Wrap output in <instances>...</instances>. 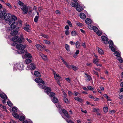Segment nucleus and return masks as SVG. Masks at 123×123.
<instances>
[{"mask_svg":"<svg viewBox=\"0 0 123 123\" xmlns=\"http://www.w3.org/2000/svg\"><path fill=\"white\" fill-rule=\"evenodd\" d=\"M9 21V24L11 25V28L13 29L15 28L16 29H19L22 26V21L21 20L18 22L15 21L17 19V17L15 16L12 15V18Z\"/></svg>","mask_w":123,"mask_h":123,"instance_id":"1","label":"nucleus"},{"mask_svg":"<svg viewBox=\"0 0 123 123\" xmlns=\"http://www.w3.org/2000/svg\"><path fill=\"white\" fill-rule=\"evenodd\" d=\"M26 47V45H24L22 44H19L16 45V48L19 49L18 52L19 54L24 53L25 52L24 49Z\"/></svg>","mask_w":123,"mask_h":123,"instance_id":"2","label":"nucleus"},{"mask_svg":"<svg viewBox=\"0 0 123 123\" xmlns=\"http://www.w3.org/2000/svg\"><path fill=\"white\" fill-rule=\"evenodd\" d=\"M41 77L40 74L39 72V78ZM45 84L44 81L41 78H39V86L40 88L43 89L45 88V86L44 85Z\"/></svg>","mask_w":123,"mask_h":123,"instance_id":"3","label":"nucleus"},{"mask_svg":"<svg viewBox=\"0 0 123 123\" xmlns=\"http://www.w3.org/2000/svg\"><path fill=\"white\" fill-rule=\"evenodd\" d=\"M24 65L22 63H20L16 64L14 66L16 70L18 69L20 70L23 69Z\"/></svg>","mask_w":123,"mask_h":123,"instance_id":"4","label":"nucleus"},{"mask_svg":"<svg viewBox=\"0 0 123 123\" xmlns=\"http://www.w3.org/2000/svg\"><path fill=\"white\" fill-rule=\"evenodd\" d=\"M108 43L110 49H111L112 51L115 52V49H116V47L113 44L112 41L111 40L109 41H108Z\"/></svg>","mask_w":123,"mask_h":123,"instance_id":"5","label":"nucleus"},{"mask_svg":"<svg viewBox=\"0 0 123 123\" xmlns=\"http://www.w3.org/2000/svg\"><path fill=\"white\" fill-rule=\"evenodd\" d=\"M6 9L4 8H2L0 10V18L1 19H4L6 14Z\"/></svg>","mask_w":123,"mask_h":123,"instance_id":"6","label":"nucleus"},{"mask_svg":"<svg viewBox=\"0 0 123 123\" xmlns=\"http://www.w3.org/2000/svg\"><path fill=\"white\" fill-rule=\"evenodd\" d=\"M12 41L13 42H18L20 43H22L21 39H20V37H18L17 36H15L13 37L12 39Z\"/></svg>","mask_w":123,"mask_h":123,"instance_id":"7","label":"nucleus"},{"mask_svg":"<svg viewBox=\"0 0 123 123\" xmlns=\"http://www.w3.org/2000/svg\"><path fill=\"white\" fill-rule=\"evenodd\" d=\"M20 7L23 12V14H27L28 12V9L27 6L24 5L23 6H21Z\"/></svg>","mask_w":123,"mask_h":123,"instance_id":"8","label":"nucleus"},{"mask_svg":"<svg viewBox=\"0 0 123 123\" xmlns=\"http://www.w3.org/2000/svg\"><path fill=\"white\" fill-rule=\"evenodd\" d=\"M12 15H11V14L10 13H7L4 16V19L6 21H9L10 19L12 18Z\"/></svg>","mask_w":123,"mask_h":123,"instance_id":"9","label":"nucleus"},{"mask_svg":"<svg viewBox=\"0 0 123 123\" xmlns=\"http://www.w3.org/2000/svg\"><path fill=\"white\" fill-rule=\"evenodd\" d=\"M102 41L104 42V43L105 44H108V38L105 36H102L101 37Z\"/></svg>","mask_w":123,"mask_h":123,"instance_id":"10","label":"nucleus"},{"mask_svg":"<svg viewBox=\"0 0 123 123\" xmlns=\"http://www.w3.org/2000/svg\"><path fill=\"white\" fill-rule=\"evenodd\" d=\"M62 112L69 119L70 118V116L69 115L67 111L65 109H63Z\"/></svg>","mask_w":123,"mask_h":123,"instance_id":"11","label":"nucleus"},{"mask_svg":"<svg viewBox=\"0 0 123 123\" xmlns=\"http://www.w3.org/2000/svg\"><path fill=\"white\" fill-rule=\"evenodd\" d=\"M41 56L43 59L45 61H47L48 60V59L47 56L42 54L41 53L39 54Z\"/></svg>","mask_w":123,"mask_h":123,"instance_id":"12","label":"nucleus"},{"mask_svg":"<svg viewBox=\"0 0 123 123\" xmlns=\"http://www.w3.org/2000/svg\"><path fill=\"white\" fill-rule=\"evenodd\" d=\"M45 92L48 94H49L51 91V89L49 87H46L45 89Z\"/></svg>","mask_w":123,"mask_h":123,"instance_id":"13","label":"nucleus"},{"mask_svg":"<svg viewBox=\"0 0 123 123\" xmlns=\"http://www.w3.org/2000/svg\"><path fill=\"white\" fill-rule=\"evenodd\" d=\"M30 68L31 70H34L35 69L36 66L33 63H31L30 65Z\"/></svg>","mask_w":123,"mask_h":123,"instance_id":"14","label":"nucleus"},{"mask_svg":"<svg viewBox=\"0 0 123 123\" xmlns=\"http://www.w3.org/2000/svg\"><path fill=\"white\" fill-rule=\"evenodd\" d=\"M0 96L4 99H6L7 98L6 95L4 93L0 94Z\"/></svg>","mask_w":123,"mask_h":123,"instance_id":"15","label":"nucleus"},{"mask_svg":"<svg viewBox=\"0 0 123 123\" xmlns=\"http://www.w3.org/2000/svg\"><path fill=\"white\" fill-rule=\"evenodd\" d=\"M18 33V31L16 30H13L10 33L11 35L12 36L16 35Z\"/></svg>","mask_w":123,"mask_h":123,"instance_id":"16","label":"nucleus"},{"mask_svg":"<svg viewBox=\"0 0 123 123\" xmlns=\"http://www.w3.org/2000/svg\"><path fill=\"white\" fill-rule=\"evenodd\" d=\"M29 25L28 24L25 26L23 28L24 30L28 32H29L30 31V30L29 28Z\"/></svg>","mask_w":123,"mask_h":123,"instance_id":"17","label":"nucleus"},{"mask_svg":"<svg viewBox=\"0 0 123 123\" xmlns=\"http://www.w3.org/2000/svg\"><path fill=\"white\" fill-rule=\"evenodd\" d=\"M85 22L87 24L89 25L91 23L92 20L90 18H87L85 20Z\"/></svg>","mask_w":123,"mask_h":123,"instance_id":"18","label":"nucleus"},{"mask_svg":"<svg viewBox=\"0 0 123 123\" xmlns=\"http://www.w3.org/2000/svg\"><path fill=\"white\" fill-rule=\"evenodd\" d=\"M80 17L82 19H85L86 18L85 14L83 13H81L80 15Z\"/></svg>","mask_w":123,"mask_h":123,"instance_id":"19","label":"nucleus"},{"mask_svg":"<svg viewBox=\"0 0 123 123\" xmlns=\"http://www.w3.org/2000/svg\"><path fill=\"white\" fill-rule=\"evenodd\" d=\"M13 116L15 118H17L18 119L19 117V115L17 113L15 112H13L12 113Z\"/></svg>","mask_w":123,"mask_h":123,"instance_id":"20","label":"nucleus"},{"mask_svg":"<svg viewBox=\"0 0 123 123\" xmlns=\"http://www.w3.org/2000/svg\"><path fill=\"white\" fill-rule=\"evenodd\" d=\"M77 10L79 12H80L82 10V7L80 6H78L76 7Z\"/></svg>","mask_w":123,"mask_h":123,"instance_id":"21","label":"nucleus"},{"mask_svg":"<svg viewBox=\"0 0 123 123\" xmlns=\"http://www.w3.org/2000/svg\"><path fill=\"white\" fill-rule=\"evenodd\" d=\"M70 67V68H71L73 70L75 71H76L78 70V68L77 67L74 65H71V66Z\"/></svg>","mask_w":123,"mask_h":123,"instance_id":"22","label":"nucleus"},{"mask_svg":"<svg viewBox=\"0 0 123 123\" xmlns=\"http://www.w3.org/2000/svg\"><path fill=\"white\" fill-rule=\"evenodd\" d=\"M52 101L53 103H57L58 101V99L55 97L53 98Z\"/></svg>","mask_w":123,"mask_h":123,"instance_id":"23","label":"nucleus"},{"mask_svg":"<svg viewBox=\"0 0 123 123\" xmlns=\"http://www.w3.org/2000/svg\"><path fill=\"white\" fill-rule=\"evenodd\" d=\"M74 98L75 100L80 102L83 101V100L81 98H80L79 97H74Z\"/></svg>","mask_w":123,"mask_h":123,"instance_id":"24","label":"nucleus"},{"mask_svg":"<svg viewBox=\"0 0 123 123\" xmlns=\"http://www.w3.org/2000/svg\"><path fill=\"white\" fill-rule=\"evenodd\" d=\"M46 47L44 45H43L41 46L39 44V49H40V50L42 51L44 49L46 48Z\"/></svg>","mask_w":123,"mask_h":123,"instance_id":"25","label":"nucleus"},{"mask_svg":"<svg viewBox=\"0 0 123 123\" xmlns=\"http://www.w3.org/2000/svg\"><path fill=\"white\" fill-rule=\"evenodd\" d=\"M78 3L77 2L75 3L74 2H73L71 3V6L74 7H76L78 5Z\"/></svg>","mask_w":123,"mask_h":123,"instance_id":"26","label":"nucleus"},{"mask_svg":"<svg viewBox=\"0 0 123 123\" xmlns=\"http://www.w3.org/2000/svg\"><path fill=\"white\" fill-rule=\"evenodd\" d=\"M85 74L87 76V79L86 80V81H90L91 79V77L90 76L88 75V74L86 73H85Z\"/></svg>","mask_w":123,"mask_h":123,"instance_id":"27","label":"nucleus"},{"mask_svg":"<svg viewBox=\"0 0 123 123\" xmlns=\"http://www.w3.org/2000/svg\"><path fill=\"white\" fill-rule=\"evenodd\" d=\"M63 63L66 66V67L69 68H70V67L71 66V65H69L68 63L64 61H63Z\"/></svg>","mask_w":123,"mask_h":123,"instance_id":"28","label":"nucleus"},{"mask_svg":"<svg viewBox=\"0 0 123 123\" xmlns=\"http://www.w3.org/2000/svg\"><path fill=\"white\" fill-rule=\"evenodd\" d=\"M114 52V55H115L118 57L120 56L121 55L118 52L116 51Z\"/></svg>","mask_w":123,"mask_h":123,"instance_id":"29","label":"nucleus"},{"mask_svg":"<svg viewBox=\"0 0 123 123\" xmlns=\"http://www.w3.org/2000/svg\"><path fill=\"white\" fill-rule=\"evenodd\" d=\"M25 57H27L31 58L32 57V56L31 55L28 53H26L25 55Z\"/></svg>","mask_w":123,"mask_h":123,"instance_id":"30","label":"nucleus"},{"mask_svg":"<svg viewBox=\"0 0 123 123\" xmlns=\"http://www.w3.org/2000/svg\"><path fill=\"white\" fill-rule=\"evenodd\" d=\"M65 49L68 51H70L69 46L68 44H66L65 45Z\"/></svg>","mask_w":123,"mask_h":123,"instance_id":"31","label":"nucleus"},{"mask_svg":"<svg viewBox=\"0 0 123 123\" xmlns=\"http://www.w3.org/2000/svg\"><path fill=\"white\" fill-rule=\"evenodd\" d=\"M32 61L29 59H27L25 60V63L26 64H29Z\"/></svg>","mask_w":123,"mask_h":123,"instance_id":"32","label":"nucleus"},{"mask_svg":"<svg viewBox=\"0 0 123 123\" xmlns=\"http://www.w3.org/2000/svg\"><path fill=\"white\" fill-rule=\"evenodd\" d=\"M71 34L72 36H75L77 35L76 32L74 31H73L71 32Z\"/></svg>","mask_w":123,"mask_h":123,"instance_id":"33","label":"nucleus"},{"mask_svg":"<svg viewBox=\"0 0 123 123\" xmlns=\"http://www.w3.org/2000/svg\"><path fill=\"white\" fill-rule=\"evenodd\" d=\"M25 117L23 116H21L19 118V120L20 121H23L25 120Z\"/></svg>","mask_w":123,"mask_h":123,"instance_id":"34","label":"nucleus"},{"mask_svg":"<svg viewBox=\"0 0 123 123\" xmlns=\"http://www.w3.org/2000/svg\"><path fill=\"white\" fill-rule=\"evenodd\" d=\"M80 43L78 42L77 41L75 43V45L76 47L77 48H78L80 45Z\"/></svg>","mask_w":123,"mask_h":123,"instance_id":"35","label":"nucleus"},{"mask_svg":"<svg viewBox=\"0 0 123 123\" xmlns=\"http://www.w3.org/2000/svg\"><path fill=\"white\" fill-rule=\"evenodd\" d=\"M92 29L94 31L96 32L98 30V28L95 26H93L92 27Z\"/></svg>","mask_w":123,"mask_h":123,"instance_id":"36","label":"nucleus"},{"mask_svg":"<svg viewBox=\"0 0 123 123\" xmlns=\"http://www.w3.org/2000/svg\"><path fill=\"white\" fill-rule=\"evenodd\" d=\"M99 60L97 58L94 59L93 60V62L94 63L96 64L97 63V62H99Z\"/></svg>","mask_w":123,"mask_h":123,"instance_id":"37","label":"nucleus"},{"mask_svg":"<svg viewBox=\"0 0 123 123\" xmlns=\"http://www.w3.org/2000/svg\"><path fill=\"white\" fill-rule=\"evenodd\" d=\"M87 87L88 88V89L91 91H93L94 89V88H93L91 86H87Z\"/></svg>","mask_w":123,"mask_h":123,"instance_id":"38","label":"nucleus"},{"mask_svg":"<svg viewBox=\"0 0 123 123\" xmlns=\"http://www.w3.org/2000/svg\"><path fill=\"white\" fill-rule=\"evenodd\" d=\"M7 103L8 105L10 107L12 106L13 105L12 104L11 102L9 100H8L7 102Z\"/></svg>","mask_w":123,"mask_h":123,"instance_id":"39","label":"nucleus"},{"mask_svg":"<svg viewBox=\"0 0 123 123\" xmlns=\"http://www.w3.org/2000/svg\"><path fill=\"white\" fill-rule=\"evenodd\" d=\"M108 108L106 106L103 108V110L105 112H107L108 111Z\"/></svg>","mask_w":123,"mask_h":123,"instance_id":"40","label":"nucleus"},{"mask_svg":"<svg viewBox=\"0 0 123 123\" xmlns=\"http://www.w3.org/2000/svg\"><path fill=\"white\" fill-rule=\"evenodd\" d=\"M34 75L37 77H38V71H35L34 72Z\"/></svg>","mask_w":123,"mask_h":123,"instance_id":"41","label":"nucleus"},{"mask_svg":"<svg viewBox=\"0 0 123 123\" xmlns=\"http://www.w3.org/2000/svg\"><path fill=\"white\" fill-rule=\"evenodd\" d=\"M117 60L119 61V62L121 63H122L123 62V60L122 58H121V57L120 56L118 57H117Z\"/></svg>","mask_w":123,"mask_h":123,"instance_id":"42","label":"nucleus"},{"mask_svg":"<svg viewBox=\"0 0 123 123\" xmlns=\"http://www.w3.org/2000/svg\"><path fill=\"white\" fill-rule=\"evenodd\" d=\"M41 35L44 38L47 39L49 38V37L48 35L44 34H41Z\"/></svg>","mask_w":123,"mask_h":123,"instance_id":"43","label":"nucleus"},{"mask_svg":"<svg viewBox=\"0 0 123 123\" xmlns=\"http://www.w3.org/2000/svg\"><path fill=\"white\" fill-rule=\"evenodd\" d=\"M98 52L99 53L101 54H103L104 52L103 50L101 49H98Z\"/></svg>","mask_w":123,"mask_h":123,"instance_id":"44","label":"nucleus"},{"mask_svg":"<svg viewBox=\"0 0 123 123\" xmlns=\"http://www.w3.org/2000/svg\"><path fill=\"white\" fill-rule=\"evenodd\" d=\"M18 4L20 6H23L24 5V3L21 1L19 0L18 2Z\"/></svg>","mask_w":123,"mask_h":123,"instance_id":"45","label":"nucleus"},{"mask_svg":"<svg viewBox=\"0 0 123 123\" xmlns=\"http://www.w3.org/2000/svg\"><path fill=\"white\" fill-rule=\"evenodd\" d=\"M96 33L98 36H101L102 34V32L101 31H100L98 30L96 32Z\"/></svg>","mask_w":123,"mask_h":123,"instance_id":"46","label":"nucleus"},{"mask_svg":"<svg viewBox=\"0 0 123 123\" xmlns=\"http://www.w3.org/2000/svg\"><path fill=\"white\" fill-rule=\"evenodd\" d=\"M56 106L57 108H59V110H60V109H61V110H62V109L61 107V106L59 104H57L56 105Z\"/></svg>","mask_w":123,"mask_h":123,"instance_id":"47","label":"nucleus"},{"mask_svg":"<svg viewBox=\"0 0 123 123\" xmlns=\"http://www.w3.org/2000/svg\"><path fill=\"white\" fill-rule=\"evenodd\" d=\"M50 94L49 95V94H48L49 96L50 97H53L55 95V94L53 92H51L50 93Z\"/></svg>","mask_w":123,"mask_h":123,"instance_id":"48","label":"nucleus"},{"mask_svg":"<svg viewBox=\"0 0 123 123\" xmlns=\"http://www.w3.org/2000/svg\"><path fill=\"white\" fill-rule=\"evenodd\" d=\"M99 109H98L93 108L92 110V112H96L99 111Z\"/></svg>","mask_w":123,"mask_h":123,"instance_id":"49","label":"nucleus"},{"mask_svg":"<svg viewBox=\"0 0 123 123\" xmlns=\"http://www.w3.org/2000/svg\"><path fill=\"white\" fill-rule=\"evenodd\" d=\"M6 4L10 9L12 8V7L11 6L10 4L9 3H6Z\"/></svg>","mask_w":123,"mask_h":123,"instance_id":"50","label":"nucleus"},{"mask_svg":"<svg viewBox=\"0 0 123 123\" xmlns=\"http://www.w3.org/2000/svg\"><path fill=\"white\" fill-rule=\"evenodd\" d=\"M64 100L65 102L66 103H68L69 101L68 99L66 98H64Z\"/></svg>","mask_w":123,"mask_h":123,"instance_id":"51","label":"nucleus"},{"mask_svg":"<svg viewBox=\"0 0 123 123\" xmlns=\"http://www.w3.org/2000/svg\"><path fill=\"white\" fill-rule=\"evenodd\" d=\"M67 23L71 27H72V25L70 21L68 20L67 21Z\"/></svg>","mask_w":123,"mask_h":123,"instance_id":"52","label":"nucleus"},{"mask_svg":"<svg viewBox=\"0 0 123 123\" xmlns=\"http://www.w3.org/2000/svg\"><path fill=\"white\" fill-rule=\"evenodd\" d=\"M12 111L14 112H16L17 111V110L16 108L15 107H12Z\"/></svg>","mask_w":123,"mask_h":123,"instance_id":"53","label":"nucleus"},{"mask_svg":"<svg viewBox=\"0 0 123 123\" xmlns=\"http://www.w3.org/2000/svg\"><path fill=\"white\" fill-rule=\"evenodd\" d=\"M43 42L45 43L48 44H49L50 43V42L49 41L45 40H44Z\"/></svg>","mask_w":123,"mask_h":123,"instance_id":"54","label":"nucleus"},{"mask_svg":"<svg viewBox=\"0 0 123 123\" xmlns=\"http://www.w3.org/2000/svg\"><path fill=\"white\" fill-rule=\"evenodd\" d=\"M38 20V17L37 16H36L34 19V21L35 22H37Z\"/></svg>","mask_w":123,"mask_h":123,"instance_id":"55","label":"nucleus"},{"mask_svg":"<svg viewBox=\"0 0 123 123\" xmlns=\"http://www.w3.org/2000/svg\"><path fill=\"white\" fill-rule=\"evenodd\" d=\"M59 75L58 74H56L54 75V78L56 80H57V78L59 77Z\"/></svg>","mask_w":123,"mask_h":123,"instance_id":"56","label":"nucleus"},{"mask_svg":"<svg viewBox=\"0 0 123 123\" xmlns=\"http://www.w3.org/2000/svg\"><path fill=\"white\" fill-rule=\"evenodd\" d=\"M65 119L68 123H74V122L71 120H68V119Z\"/></svg>","mask_w":123,"mask_h":123,"instance_id":"57","label":"nucleus"},{"mask_svg":"<svg viewBox=\"0 0 123 123\" xmlns=\"http://www.w3.org/2000/svg\"><path fill=\"white\" fill-rule=\"evenodd\" d=\"M14 42L12 43L11 44V45L13 46H15L17 44V42Z\"/></svg>","mask_w":123,"mask_h":123,"instance_id":"58","label":"nucleus"},{"mask_svg":"<svg viewBox=\"0 0 123 123\" xmlns=\"http://www.w3.org/2000/svg\"><path fill=\"white\" fill-rule=\"evenodd\" d=\"M69 33H70L68 30H66L65 31V34L67 36L69 34Z\"/></svg>","mask_w":123,"mask_h":123,"instance_id":"59","label":"nucleus"},{"mask_svg":"<svg viewBox=\"0 0 123 123\" xmlns=\"http://www.w3.org/2000/svg\"><path fill=\"white\" fill-rule=\"evenodd\" d=\"M76 24L77 25L79 26H81L82 25V24L80 23L79 22H77L76 23Z\"/></svg>","mask_w":123,"mask_h":123,"instance_id":"60","label":"nucleus"},{"mask_svg":"<svg viewBox=\"0 0 123 123\" xmlns=\"http://www.w3.org/2000/svg\"><path fill=\"white\" fill-rule=\"evenodd\" d=\"M20 36L21 38H20L21 39V40H22V41H24L25 39H24V38L23 37V35H21Z\"/></svg>","mask_w":123,"mask_h":123,"instance_id":"61","label":"nucleus"},{"mask_svg":"<svg viewBox=\"0 0 123 123\" xmlns=\"http://www.w3.org/2000/svg\"><path fill=\"white\" fill-rule=\"evenodd\" d=\"M104 96L106 98L107 100H110L108 98H109V97H108V96L107 95V94H105L104 95Z\"/></svg>","mask_w":123,"mask_h":123,"instance_id":"62","label":"nucleus"},{"mask_svg":"<svg viewBox=\"0 0 123 123\" xmlns=\"http://www.w3.org/2000/svg\"><path fill=\"white\" fill-rule=\"evenodd\" d=\"M82 45L84 48H86V45L85 43H82Z\"/></svg>","mask_w":123,"mask_h":123,"instance_id":"63","label":"nucleus"},{"mask_svg":"<svg viewBox=\"0 0 123 123\" xmlns=\"http://www.w3.org/2000/svg\"><path fill=\"white\" fill-rule=\"evenodd\" d=\"M74 95L75 96H77L78 94H79V93L77 92L76 91H74Z\"/></svg>","mask_w":123,"mask_h":123,"instance_id":"64","label":"nucleus"}]
</instances>
